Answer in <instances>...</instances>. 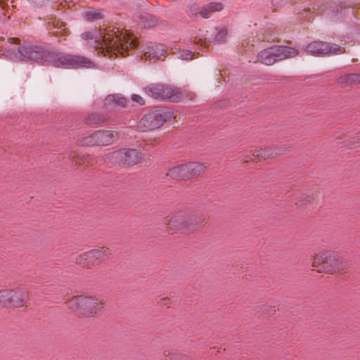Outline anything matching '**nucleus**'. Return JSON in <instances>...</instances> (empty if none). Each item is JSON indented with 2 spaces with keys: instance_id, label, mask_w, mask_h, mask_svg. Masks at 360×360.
Segmentation results:
<instances>
[{
  "instance_id": "obj_1",
  "label": "nucleus",
  "mask_w": 360,
  "mask_h": 360,
  "mask_svg": "<svg viewBox=\"0 0 360 360\" xmlns=\"http://www.w3.org/2000/svg\"><path fill=\"white\" fill-rule=\"evenodd\" d=\"M95 32H85L82 34V37L85 40L94 39L95 46L102 49L103 53L105 51L110 55H121L125 57L129 49H135L138 46L136 39H127L124 35L119 33L118 29L116 31L115 28L109 30L104 34L98 33L95 30Z\"/></svg>"
},
{
  "instance_id": "obj_2",
  "label": "nucleus",
  "mask_w": 360,
  "mask_h": 360,
  "mask_svg": "<svg viewBox=\"0 0 360 360\" xmlns=\"http://www.w3.org/2000/svg\"><path fill=\"white\" fill-rule=\"evenodd\" d=\"M42 63H49L56 68L66 69L93 68L94 63L81 56L60 53L54 48L45 47Z\"/></svg>"
},
{
  "instance_id": "obj_3",
  "label": "nucleus",
  "mask_w": 360,
  "mask_h": 360,
  "mask_svg": "<svg viewBox=\"0 0 360 360\" xmlns=\"http://www.w3.org/2000/svg\"><path fill=\"white\" fill-rule=\"evenodd\" d=\"M6 56L13 60H32L42 63L45 46L40 45L22 46L17 38L9 39L4 46Z\"/></svg>"
},
{
  "instance_id": "obj_4",
  "label": "nucleus",
  "mask_w": 360,
  "mask_h": 360,
  "mask_svg": "<svg viewBox=\"0 0 360 360\" xmlns=\"http://www.w3.org/2000/svg\"><path fill=\"white\" fill-rule=\"evenodd\" d=\"M311 266L319 272L333 274L347 270L349 263L338 253L326 251L314 257Z\"/></svg>"
},
{
  "instance_id": "obj_5",
  "label": "nucleus",
  "mask_w": 360,
  "mask_h": 360,
  "mask_svg": "<svg viewBox=\"0 0 360 360\" xmlns=\"http://www.w3.org/2000/svg\"><path fill=\"white\" fill-rule=\"evenodd\" d=\"M67 304L77 316L82 317H94L100 314L104 305L98 298L82 295L72 297Z\"/></svg>"
},
{
  "instance_id": "obj_6",
  "label": "nucleus",
  "mask_w": 360,
  "mask_h": 360,
  "mask_svg": "<svg viewBox=\"0 0 360 360\" xmlns=\"http://www.w3.org/2000/svg\"><path fill=\"white\" fill-rule=\"evenodd\" d=\"M174 112L167 108H156L145 114L139 120L138 127L142 131L160 128L164 122L174 118Z\"/></svg>"
},
{
  "instance_id": "obj_7",
  "label": "nucleus",
  "mask_w": 360,
  "mask_h": 360,
  "mask_svg": "<svg viewBox=\"0 0 360 360\" xmlns=\"http://www.w3.org/2000/svg\"><path fill=\"white\" fill-rule=\"evenodd\" d=\"M298 55V51L286 46H272L265 49L257 54V61L265 65H271L277 61Z\"/></svg>"
},
{
  "instance_id": "obj_8",
  "label": "nucleus",
  "mask_w": 360,
  "mask_h": 360,
  "mask_svg": "<svg viewBox=\"0 0 360 360\" xmlns=\"http://www.w3.org/2000/svg\"><path fill=\"white\" fill-rule=\"evenodd\" d=\"M144 93L150 98L158 101H169L179 102L182 97V91L176 87L165 84H150L143 88Z\"/></svg>"
},
{
  "instance_id": "obj_9",
  "label": "nucleus",
  "mask_w": 360,
  "mask_h": 360,
  "mask_svg": "<svg viewBox=\"0 0 360 360\" xmlns=\"http://www.w3.org/2000/svg\"><path fill=\"white\" fill-rule=\"evenodd\" d=\"M106 160L114 165L127 167L139 164L143 154L136 149L122 148L105 155Z\"/></svg>"
},
{
  "instance_id": "obj_10",
  "label": "nucleus",
  "mask_w": 360,
  "mask_h": 360,
  "mask_svg": "<svg viewBox=\"0 0 360 360\" xmlns=\"http://www.w3.org/2000/svg\"><path fill=\"white\" fill-rule=\"evenodd\" d=\"M118 137L115 131L100 129L79 138L77 143L80 146H106L112 144Z\"/></svg>"
},
{
  "instance_id": "obj_11",
  "label": "nucleus",
  "mask_w": 360,
  "mask_h": 360,
  "mask_svg": "<svg viewBox=\"0 0 360 360\" xmlns=\"http://www.w3.org/2000/svg\"><path fill=\"white\" fill-rule=\"evenodd\" d=\"M206 167L201 162H188L169 169L167 176L176 180H188L204 173Z\"/></svg>"
},
{
  "instance_id": "obj_12",
  "label": "nucleus",
  "mask_w": 360,
  "mask_h": 360,
  "mask_svg": "<svg viewBox=\"0 0 360 360\" xmlns=\"http://www.w3.org/2000/svg\"><path fill=\"white\" fill-rule=\"evenodd\" d=\"M28 300V291L23 288L0 290V304L5 307H21Z\"/></svg>"
},
{
  "instance_id": "obj_13",
  "label": "nucleus",
  "mask_w": 360,
  "mask_h": 360,
  "mask_svg": "<svg viewBox=\"0 0 360 360\" xmlns=\"http://www.w3.org/2000/svg\"><path fill=\"white\" fill-rule=\"evenodd\" d=\"M305 51L313 56H324L326 55H337L345 53L337 44H330L321 41H314L305 47Z\"/></svg>"
},
{
  "instance_id": "obj_14",
  "label": "nucleus",
  "mask_w": 360,
  "mask_h": 360,
  "mask_svg": "<svg viewBox=\"0 0 360 360\" xmlns=\"http://www.w3.org/2000/svg\"><path fill=\"white\" fill-rule=\"evenodd\" d=\"M186 212H178L172 214L167 220V228L169 231L174 232H179L184 230L186 231Z\"/></svg>"
},
{
  "instance_id": "obj_15",
  "label": "nucleus",
  "mask_w": 360,
  "mask_h": 360,
  "mask_svg": "<svg viewBox=\"0 0 360 360\" xmlns=\"http://www.w3.org/2000/svg\"><path fill=\"white\" fill-rule=\"evenodd\" d=\"M186 231H195L200 229L206 223V215L202 212H186Z\"/></svg>"
},
{
  "instance_id": "obj_16",
  "label": "nucleus",
  "mask_w": 360,
  "mask_h": 360,
  "mask_svg": "<svg viewBox=\"0 0 360 360\" xmlns=\"http://www.w3.org/2000/svg\"><path fill=\"white\" fill-rule=\"evenodd\" d=\"M283 150L284 149L283 148H279L276 146H270L265 147L264 148L255 149L250 151L251 157L250 159L252 160L253 158H257L259 159L267 160L282 154Z\"/></svg>"
},
{
  "instance_id": "obj_17",
  "label": "nucleus",
  "mask_w": 360,
  "mask_h": 360,
  "mask_svg": "<svg viewBox=\"0 0 360 360\" xmlns=\"http://www.w3.org/2000/svg\"><path fill=\"white\" fill-rule=\"evenodd\" d=\"M110 118L108 111L104 110L101 112H89L84 118V122L89 126H96L105 124Z\"/></svg>"
},
{
  "instance_id": "obj_18",
  "label": "nucleus",
  "mask_w": 360,
  "mask_h": 360,
  "mask_svg": "<svg viewBox=\"0 0 360 360\" xmlns=\"http://www.w3.org/2000/svg\"><path fill=\"white\" fill-rule=\"evenodd\" d=\"M127 100L126 98L120 94H109L106 96L103 103V108L110 112L115 107H126L127 106Z\"/></svg>"
},
{
  "instance_id": "obj_19",
  "label": "nucleus",
  "mask_w": 360,
  "mask_h": 360,
  "mask_svg": "<svg viewBox=\"0 0 360 360\" xmlns=\"http://www.w3.org/2000/svg\"><path fill=\"white\" fill-rule=\"evenodd\" d=\"M75 262L86 268L98 266L92 250L77 255Z\"/></svg>"
},
{
  "instance_id": "obj_20",
  "label": "nucleus",
  "mask_w": 360,
  "mask_h": 360,
  "mask_svg": "<svg viewBox=\"0 0 360 360\" xmlns=\"http://www.w3.org/2000/svg\"><path fill=\"white\" fill-rule=\"evenodd\" d=\"M223 9V5L219 2H210L201 7L200 10V15L203 18H208L211 16L212 13L216 11H220Z\"/></svg>"
},
{
  "instance_id": "obj_21",
  "label": "nucleus",
  "mask_w": 360,
  "mask_h": 360,
  "mask_svg": "<svg viewBox=\"0 0 360 360\" xmlns=\"http://www.w3.org/2000/svg\"><path fill=\"white\" fill-rule=\"evenodd\" d=\"M148 51L146 53L153 58L159 59L162 56H165V54L167 52L165 47L163 44H153L151 46H148Z\"/></svg>"
},
{
  "instance_id": "obj_22",
  "label": "nucleus",
  "mask_w": 360,
  "mask_h": 360,
  "mask_svg": "<svg viewBox=\"0 0 360 360\" xmlns=\"http://www.w3.org/2000/svg\"><path fill=\"white\" fill-rule=\"evenodd\" d=\"M339 84L344 86H349L352 84H357L360 83V73H351L342 75L338 79Z\"/></svg>"
},
{
  "instance_id": "obj_23",
  "label": "nucleus",
  "mask_w": 360,
  "mask_h": 360,
  "mask_svg": "<svg viewBox=\"0 0 360 360\" xmlns=\"http://www.w3.org/2000/svg\"><path fill=\"white\" fill-rule=\"evenodd\" d=\"M140 18L141 24L144 28L153 27L158 23V20L156 17L147 13L141 14Z\"/></svg>"
},
{
  "instance_id": "obj_24",
  "label": "nucleus",
  "mask_w": 360,
  "mask_h": 360,
  "mask_svg": "<svg viewBox=\"0 0 360 360\" xmlns=\"http://www.w3.org/2000/svg\"><path fill=\"white\" fill-rule=\"evenodd\" d=\"M92 251L96 260L97 265H99L110 255L109 249L106 248L92 249Z\"/></svg>"
},
{
  "instance_id": "obj_25",
  "label": "nucleus",
  "mask_w": 360,
  "mask_h": 360,
  "mask_svg": "<svg viewBox=\"0 0 360 360\" xmlns=\"http://www.w3.org/2000/svg\"><path fill=\"white\" fill-rule=\"evenodd\" d=\"M315 199L314 193H303L297 198L296 205L303 206L311 203Z\"/></svg>"
},
{
  "instance_id": "obj_26",
  "label": "nucleus",
  "mask_w": 360,
  "mask_h": 360,
  "mask_svg": "<svg viewBox=\"0 0 360 360\" xmlns=\"http://www.w3.org/2000/svg\"><path fill=\"white\" fill-rule=\"evenodd\" d=\"M85 16L86 19L89 21L99 20L103 18V14L101 12L96 10L89 11L86 12Z\"/></svg>"
},
{
  "instance_id": "obj_27",
  "label": "nucleus",
  "mask_w": 360,
  "mask_h": 360,
  "mask_svg": "<svg viewBox=\"0 0 360 360\" xmlns=\"http://www.w3.org/2000/svg\"><path fill=\"white\" fill-rule=\"evenodd\" d=\"M228 34L226 27L221 28L215 35L214 40L218 42H223Z\"/></svg>"
},
{
  "instance_id": "obj_28",
  "label": "nucleus",
  "mask_w": 360,
  "mask_h": 360,
  "mask_svg": "<svg viewBox=\"0 0 360 360\" xmlns=\"http://www.w3.org/2000/svg\"><path fill=\"white\" fill-rule=\"evenodd\" d=\"M88 159H89V155H75L72 157V162L75 163L76 165H81L82 163H84L86 161H88Z\"/></svg>"
},
{
  "instance_id": "obj_29",
  "label": "nucleus",
  "mask_w": 360,
  "mask_h": 360,
  "mask_svg": "<svg viewBox=\"0 0 360 360\" xmlns=\"http://www.w3.org/2000/svg\"><path fill=\"white\" fill-rule=\"evenodd\" d=\"M360 146V134H356L351 138L349 148H354Z\"/></svg>"
},
{
  "instance_id": "obj_30",
  "label": "nucleus",
  "mask_w": 360,
  "mask_h": 360,
  "mask_svg": "<svg viewBox=\"0 0 360 360\" xmlns=\"http://www.w3.org/2000/svg\"><path fill=\"white\" fill-rule=\"evenodd\" d=\"M194 56V54L192 51L189 50H184L180 53L179 58L183 60H190L192 59Z\"/></svg>"
},
{
  "instance_id": "obj_31",
  "label": "nucleus",
  "mask_w": 360,
  "mask_h": 360,
  "mask_svg": "<svg viewBox=\"0 0 360 360\" xmlns=\"http://www.w3.org/2000/svg\"><path fill=\"white\" fill-rule=\"evenodd\" d=\"M131 98L133 102H135L140 105H143L145 104V100L138 94H134L131 95Z\"/></svg>"
},
{
  "instance_id": "obj_32",
  "label": "nucleus",
  "mask_w": 360,
  "mask_h": 360,
  "mask_svg": "<svg viewBox=\"0 0 360 360\" xmlns=\"http://www.w3.org/2000/svg\"><path fill=\"white\" fill-rule=\"evenodd\" d=\"M288 3V0H272V6L275 8L281 7Z\"/></svg>"
},
{
  "instance_id": "obj_33",
  "label": "nucleus",
  "mask_w": 360,
  "mask_h": 360,
  "mask_svg": "<svg viewBox=\"0 0 360 360\" xmlns=\"http://www.w3.org/2000/svg\"><path fill=\"white\" fill-rule=\"evenodd\" d=\"M69 31L66 30V28H63L61 30H57L54 32V35L56 37H60L61 36H67L68 35Z\"/></svg>"
},
{
  "instance_id": "obj_34",
  "label": "nucleus",
  "mask_w": 360,
  "mask_h": 360,
  "mask_svg": "<svg viewBox=\"0 0 360 360\" xmlns=\"http://www.w3.org/2000/svg\"><path fill=\"white\" fill-rule=\"evenodd\" d=\"M173 359L174 360H192L184 354H174Z\"/></svg>"
}]
</instances>
